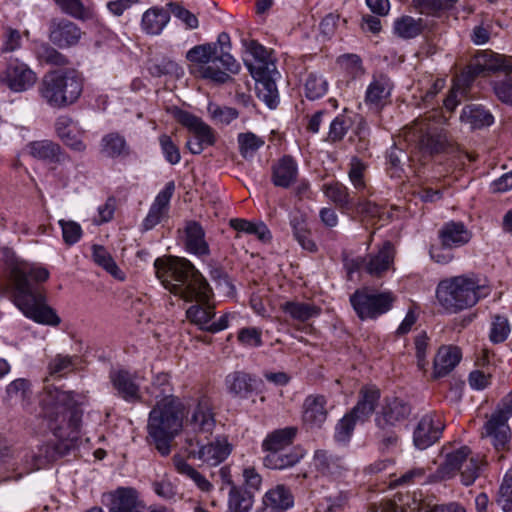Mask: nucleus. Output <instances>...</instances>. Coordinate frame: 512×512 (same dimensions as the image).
<instances>
[{"label":"nucleus","mask_w":512,"mask_h":512,"mask_svg":"<svg viewBox=\"0 0 512 512\" xmlns=\"http://www.w3.org/2000/svg\"><path fill=\"white\" fill-rule=\"evenodd\" d=\"M154 267L167 290L187 302H196L187 309V318L207 331L215 312L210 303L212 289L202 274L187 259L173 256L157 258Z\"/></svg>","instance_id":"f257e3e1"},{"label":"nucleus","mask_w":512,"mask_h":512,"mask_svg":"<svg viewBox=\"0 0 512 512\" xmlns=\"http://www.w3.org/2000/svg\"><path fill=\"white\" fill-rule=\"evenodd\" d=\"M6 271L13 288L15 305L33 321L58 326L61 322L55 310L46 304V298L39 287L49 278V271L37 263H31L14 255H7Z\"/></svg>","instance_id":"f03ea898"},{"label":"nucleus","mask_w":512,"mask_h":512,"mask_svg":"<svg viewBox=\"0 0 512 512\" xmlns=\"http://www.w3.org/2000/svg\"><path fill=\"white\" fill-rule=\"evenodd\" d=\"M41 413L47 428L61 440H76L82 411L70 392L46 386L40 396Z\"/></svg>","instance_id":"7ed1b4c3"},{"label":"nucleus","mask_w":512,"mask_h":512,"mask_svg":"<svg viewBox=\"0 0 512 512\" xmlns=\"http://www.w3.org/2000/svg\"><path fill=\"white\" fill-rule=\"evenodd\" d=\"M183 428V405L174 396L159 400L149 413L146 441L162 455L171 453V444Z\"/></svg>","instance_id":"20e7f679"},{"label":"nucleus","mask_w":512,"mask_h":512,"mask_svg":"<svg viewBox=\"0 0 512 512\" xmlns=\"http://www.w3.org/2000/svg\"><path fill=\"white\" fill-rule=\"evenodd\" d=\"M490 288L474 275L444 279L436 288L439 304L449 313H458L476 305L489 295Z\"/></svg>","instance_id":"39448f33"},{"label":"nucleus","mask_w":512,"mask_h":512,"mask_svg":"<svg viewBox=\"0 0 512 512\" xmlns=\"http://www.w3.org/2000/svg\"><path fill=\"white\" fill-rule=\"evenodd\" d=\"M83 91V77L73 68L46 73L39 86L42 99L52 108H64L75 103Z\"/></svg>","instance_id":"423d86ee"},{"label":"nucleus","mask_w":512,"mask_h":512,"mask_svg":"<svg viewBox=\"0 0 512 512\" xmlns=\"http://www.w3.org/2000/svg\"><path fill=\"white\" fill-rule=\"evenodd\" d=\"M447 118L439 110H433L414 120L404 132L405 139L416 145L424 154L443 152L447 135L442 127Z\"/></svg>","instance_id":"0eeeda50"},{"label":"nucleus","mask_w":512,"mask_h":512,"mask_svg":"<svg viewBox=\"0 0 512 512\" xmlns=\"http://www.w3.org/2000/svg\"><path fill=\"white\" fill-rule=\"evenodd\" d=\"M482 465L483 459L479 455H473L469 447L462 446L446 454L445 461L435 473H431L428 482L449 480L459 473L461 483L470 486L479 477Z\"/></svg>","instance_id":"6e6552de"},{"label":"nucleus","mask_w":512,"mask_h":512,"mask_svg":"<svg viewBox=\"0 0 512 512\" xmlns=\"http://www.w3.org/2000/svg\"><path fill=\"white\" fill-rule=\"evenodd\" d=\"M394 301L392 292H378L368 288L358 289L350 296V303L361 320L376 319L387 313Z\"/></svg>","instance_id":"1a4fd4ad"},{"label":"nucleus","mask_w":512,"mask_h":512,"mask_svg":"<svg viewBox=\"0 0 512 512\" xmlns=\"http://www.w3.org/2000/svg\"><path fill=\"white\" fill-rule=\"evenodd\" d=\"M216 55V44H201L191 48L186 58L190 62V71L196 77L209 79L218 83H225L229 74L220 68H215L212 61Z\"/></svg>","instance_id":"9d476101"},{"label":"nucleus","mask_w":512,"mask_h":512,"mask_svg":"<svg viewBox=\"0 0 512 512\" xmlns=\"http://www.w3.org/2000/svg\"><path fill=\"white\" fill-rule=\"evenodd\" d=\"M173 116L177 122L193 134V137L186 143L192 154H200L206 147L215 143L214 131L201 118L178 108L173 110Z\"/></svg>","instance_id":"9b49d317"},{"label":"nucleus","mask_w":512,"mask_h":512,"mask_svg":"<svg viewBox=\"0 0 512 512\" xmlns=\"http://www.w3.org/2000/svg\"><path fill=\"white\" fill-rule=\"evenodd\" d=\"M204 438L187 437L188 455L210 466H216L223 462L231 453L232 448L225 438H216L214 441L204 444Z\"/></svg>","instance_id":"f8f14e48"},{"label":"nucleus","mask_w":512,"mask_h":512,"mask_svg":"<svg viewBox=\"0 0 512 512\" xmlns=\"http://www.w3.org/2000/svg\"><path fill=\"white\" fill-rule=\"evenodd\" d=\"M512 416V392L502 402V408L494 412L483 427L482 435L489 437L494 447L499 450L510 440L508 420Z\"/></svg>","instance_id":"ddd939ff"},{"label":"nucleus","mask_w":512,"mask_h":512,"mask_svg":"<svg viewBox=\"0 0 512 512\" xmlns=\"http://www.w3.org/2000/svg\"><path fill=\"white\" fill-rule=\"evenodd\" d=\"M37 81L36 73L18 58H12L0 73V83L13 92H24Z\"/></svg>","instance_id":"4468645a"},{"label":"nucleus","mask_w":512,"mask_h":512,"mask_svg":"<svg viewBox=\"0 0 512 512\" xmlns=\"http://www.w3.org/2000/svg\"><path fill=\"white\" fill-rule=\"evenodd\" d=\"M215 425L212 401L208 396L201 395L187 421V427L194 434L193 437L208 439L212 435Z\"/></svg>","instance_id":"2eb2a0df"},{"label":"nucleus","mask_w":512,"mask_h":512,"mask_svg":"<svg viewBox=\"0 0 512 512\" xmlns=\"http://www.w3.org/2000/svg\"><path fill=\"white\" fill-rule=\"evenodd\" d=\"M497 71L512 72V57L485 50L475 56L463 75L471 82L478 75Z\"/></svg>","instance_id":"dca6fc26"},{"label":"nucleus","mask_w":512,"mask_h":512,"mask_svg":"<svg viewBox=\"0 0 512 512\" xmlns=\"http://www.w3.org/2000/svg\"><path fill=\"white\" fill-rule=\"evenodd\" d=\"M445 428L440 414L426 413L421 417L413 432V442L416 448L424 450L437 442Z\"/></svg>","instance_id":"f3484780"},{"label":"nucleus","mask_w":512,"mask_h":512,"mask_svg":"<svg viewBox=\"0 0 512 512\" xmlns=\"http://www.w3.org/2000/svg\"><path fill=\"white\" fill-rule=\"evenodd\" d=\"M393 88V82L387 75L374 74L365 91V105L375 112L381 111L391 102Z\"/></svg>","instance_id":"a211bd4d"},{"label":"nucleus","mask_w":512,"mask_h":512,"mask_svg":"<svg viewBox=\"0 0 512 512\" xmlns=\"http://www.w3.org/2000/svg\"><path fill=\"white\" fill-rule=\"evenodd\" d=\"M394 246L385 241L377 252L369 253L361 261V269L372 277H382L394 263Z\"/></svg>","instance_id":"6ab92c4d"},{"label":"nucleus","mask_w":512,"mask_h":512,"mask_svg":"<svg viewBox=\"0 0 512 512\" xmlns=\"http://www.w3.org/2000/svg\"><path fill=\"white\" fill-rule=\"evenodd\" d=\"M115 394L127 402H137L141 399L140 377L127 370H113L109 374Z\"/></svg>","instance_id":"aec40b11"},{"label":"nucleus","mask_w":512,"mask_h":512,"mask_svg":"<svg viewBox=\"0 0 512 512\" xmlns=\"http://www.w3.org/2000/svg\"><path fill=\"white\" fill-rule=\"evenodd\" d=\"M82 37L80 27L67 19H53L49 25V40L59 48L78 44Z\"/></svg>","instance_id":"412c9836"},{"label":"nucleus","mask_w":512,"mask_h":512,"mask_svg":"<svg viewBox=\"0 0 512 512\" xmlns=\"http://www.w3.org/2000/svg\"><path fill=\"white\" fill-rule=\"evenodd\" d=\"M175 190L173 181L168 182L165 187L157 194L154 202L152 203L149 212L143 220V227L145 230L153 229L160 223L162 218L167 214L170 200Z\"/></svg>","instance_id":"4be33fe9"},{"label":"nucleus","mask_w":512,"mask_h":512,"mask_svg":"<svg viewBox=\"0 0 512 512\" xmlns=\"http://www.w3.org/2000/svg\"><path fill=\"white\" fill-rule=\"evenodd\" d=\"M327 399L324 395H308L303 402L302 419L310 427H321L328 416Z\"/></svg>","instance_id":"5701e85b"},{"label":"nucleus","mask_w":512,"mask_h":512,"mask_svg":"<svg viewBox=\"0 0 512 512\" xmlns=\"http://www.w3.org/2000/svg\"><path fill=\"white\" fill-rule=\"evenodd\" d=\"M438 238L442 245L455 249L468 244L472 238V232L463 222L449 221L439 229Z\"/></svg>","instance_id":"b1692460"},{"label":"nucleus","mask_w":512,"mask_h":512,"mask_svg":"<svg viewBox=\"0 0 512 512\" xmlns=\"http://www.w3.org/2000/svg\"><path fill=\"white\" fill-rule=\"evenodd\" d=\"M410 406L400 398L386 399L382 408L381 416L376 418L377 426L385 429L387 426H394L398 422L404 421L410 414Z\"/></svg>","instance_id":"393cba45"},{"label":"nucleus","mask_w":512,"mask_h":512,"mask_svg":"<svg viewBox=\"0 0 512 512\" xmlns=\"http://www.w3.org/2000/svg\"><path fill=\"white\" fill-rule=\"evenodd\" d=\"M313 465L321 475L334 479L342 477L347 471L342 458L322 449L315 451Z\"/></svg>","instance_id":"a878e982"},{"label":"nucleus","mask_w":512,"mask_h":512,"mask_svg":"<svg viewBox=\"0 0 512 512\" xmlns=\"http://www.w3.org/2000/svg\"><path fill=\"white\" fill-rule=\"evenodd\" d=\"M108 512H143L139 509L136 492L131 488H118L110 495ZM87 512H105L100 507H92Z\"/></svg>","instance_id":"bb28decb"},{"label":"nucleus","mask_w":512,"mask_h":512,"mask_svg":"<svg viewBox=\"0 0 512 512\" xmlns=\"http://www.w3.org/2000/svg\"><path fill=\"white\" fill-rule=\"evenodd\" d=\"M293 496L284 485L268 490L262 499L260 512H283L293 506Z\"/></svg>","instance_id":"cd10ccee"},{"label":"nucleus","mask_w":512,"mask_h":512,"mask_svg":"<svg viewBox=\"0 0 512 512\" xmlns=\"http://www.w3.org/2000/svg\"><path fill=\"white\" fill-rule=\"evenodd\" d=\"M28 153L39 160L50 163H65L70 161L68 155L62 153L61 147L50 140L30 142L26 146Z\"/></svg>","instance_id":"c85d7f7f"},{"label":"nucleus","mask_w":512,"mask_h":512,"mask_svg":"<svg viewBox=\"0 0 512 512\" xmlns=\"http://www.w3.org/2000/svg\"><path fill=\"white\" fill-rule=\"evenodd\" d=\"M461 351L455 346H441L433 361V375L435 378L449 374L460 362Z\"/></svg>","instance_id":"c756f323"},{"label":"nucleus","mask_w":512,"mask_h":512,"mask_svg":"<svg viewBox=\"0 0 512 512\" xmlns=\"http://www.w3.org/2000/svg\"><path fill=\"white\" fill-rule=\"evenodd\" d=\"M298 165L293 157L285 155L272 166V182L277 187L288 188L297 179Z\"/></svg>","instance_id":"7c9ffc66"},{"label":"nucleus","mask_w":512,"mask_h":512,"mask_svg":"<svg viewBox=\"0 0 512 512\" xmlns=\"http://www.w3.org/2000/svg\"><path fill=\"white\" fill-rule=\"evenodd\" d=\"M380 391L375 386H365L359 392V400L350 411L360 422L366 421L375 411Z\"/></svg>","instance_id":"2f4dec72"},{"label":"nucleus","mask_w":512,"mask_h":512,"mask_svg":"<svg viewBox=\"0 0 512 512\" xmlns=\"http://www.w3.org/2000/svg\"><path fill=\"white\" fill-rule=\"evenodd\" d=\"M225 388L234 398L245 399L254 390L253 377L244 371H234L225 377Z\"/></svg>","instance_id":"473e14b6"},{"label":"nucleus","mask_w":512,"mask_h":512,"mask_svg":"<svg viewBox=\"0 0 512 512\" xmlns=\"http://www.w3.org/2000/svg\"><path fill=\"white\" fill-rule=\"evenodd\" d=\"M298 433V428L294 426L276 429L267 434L262 442V449L266 453L285 451L289 447Z\"/></svg>","instance_id":"72a5a7b5"},{"label":"nucleus","mask_w":512,"mask_h":512,"mask_svg":"<svg viewBox=\"0 0 512 512\" xmlns=\"http://www.w3.org/2000/svg\"><path fill=\"white\" fill-rule=\"evenodd\" d=\"M169 21V11L163 7L154 6L143 13L141 28L148 35H159Z\"/></svg>","instance_id":"f704fd0d"},{"label":"nucleus","mask_w":512,"mask_h":512,"mask_svg":"<svg viewBox=\"0 0 512 512\" xmlns=\"http://www.w3.org/2000/svg\"><path fill=\"white\" fill-rule=\"evenodd\" d=\"M304 453L300 448H292L289 451L270 452L263 458V464L269 469L284 470L296 465Z\"/></svg>","instance_id":"c9c22d12"},{"label":"nucleus","mask_w":512,"mask_h":512,"mask_svg":"<svg viewBox=\"0 0 512 512\" xmlns=\"http://www.w3.org/2000/svg\"><path fill=\"white\" fill-rule=\"evenodd\" d=\"M185 236V246L190 253L198 256L209 254V246L205 240V232L199 223L195 221L187 223Z\"/></svg>","instance_id":"e433bc0d"},{"label":"nucleus","mask_w":512,"mask_h":512,"mask_svg":"<svg viewBox=\"0 0 512 512\" xmlns=\"http://www.w3.org/2000/svg\"><path fill=\"white\" fill-rule=\"evenodd\" d=\"M100 153L112 159L127 157L130 154V147L122 135L117 132H111L102 137Z\"/></svg>","instance_id":"4c0bfd02"},{"label":"nucleus","mask_w":512,"mask_h":512,"mask_svg":"<svg viewBox=\"0 0 512 512\" xmlns=\"http://www.w3.org/2000/svg\"><path fill=\"white\" fill-rule=\"evenodd\" d=\"M461 120L473 129L490 126L494 122L492 114L481 105L470 104L463 108Z\"/></svg>","instance_id":"58836bf2"},{"label":"nucleus","mask_w":512,"mask_h":512,"mask_svg":"<svg viewBox=\"0 0 512 512\" xmlns=\"http://www.w3.org/2000/svg\"><path fill=\"white\" fill-rule=\"evenodd\" d=\"M284 313L289 315L293 320L306 322L320 315L321 308L307 302L288 301L281 305Z\"/></svg>","instance_id":"ea45409f"},{"label":"nucleus","mask_w":512,"mask_h":512,"mask_svg":"<svg viewBox=\"0 0 512 512\" xmlns=\"http://www.w3.org/2000/svg\"><path fill=\"white\" fill-rule=\"evenodd\" d=\"M425 28V22L422 18H414L404 15L397 18L394 22V33L403 39H412L419 36Z\"/></svg>","instance_id":"a19ab883"},{"label":"nucleus","mask_w":512,"mask_h":512,"mask_svg":"<svg viewBox=\"0 0 512 512\" xmlns=\"http://www.w3.org/2000/svg\"><path fill=\"white\" fill-rule=\"evenodd\" d=\"M172 461L176 471L190 478L202 492H210L213 489L210 481L192 467L182 456L174 455Z\"/></svg>","instance_id":"79ce46f5"},{"label":"nucleus","mask_w":512,"mask_h":512,"mask_svg":"<svg viewBox=\"0 0 512 512\" xmlns=\"http://www.w3.org/2000/svg\"><path fill=\"white\" fill-rule=\"evenodd\" d=\"M322 191L331 202L342 210H348L353 205L348 187L339 181L324 184Z\"/></svg>","instance_id":"37998d69"},{"label":"nucleus","mask_w":512,"mask_h":512,"mask_svg":"<svg viewBox=\"0 0 512 512\" xmlns=\"http://www.w3.org/2000/svg\"><path fill=\"white\" fill-rule=\"evenodd\" d=\"M430 507L422 500L413 498L412 502H407L403 505H397L391 500H385L379 504H372L368 512H429Z\"/></svg>","instance_id":"c03bdc74"},{"label":"nucleus","mask_w":512,"mask_h":512,"mask_svg":"<svg viewBox=\"0 0 512 512\" xmlns=\"http://www.w3.org/2000/svg\"><path fill=\"white\" fill-rule=\"evenodd\" d=\"M251 73L257 79L256 89L258 97L267 104L269 108H275L278 103V91L274 81L264 79V75L260 71L254 72L249 66Z\"/></svg>","instance_id":"a18cd8bd"},{"label":"nucleus","mask_w":512,"mask_h":512,"mask_svg":"<svg viewBox=\"0 0 512 512\" xmlns=\"http://www.w3.org/2000/svg\"><path fill=\"white\" fill-rule=\"evenodd\" d=\"M230 226L238 233L254 235L264 243L269 242L272 237L268 227L263 222H251L235 218L230 220Z\"/></svg>","instance_id":"49530a36"},{"label":"nucleus","mask_w":512,"mask_h":512,"mask_svg":"<svg viewBox=\"0 0 512 512\" xmlns=\"http://www.w3.org/2000/svg\"><path fill=\"white\" fill-rule=\"evenodd\" d=\"M254 503V495L247 489L232 485L228 497V512H249Z\"/></svg>","instance_id":"de8ad7c7"},{"label":"nucleus","mask_w":512,"mask_h":512,"mask_svg":"<svg viewBox=\"0 0 512 512\" xmlns=\"http://www.w3.org/2000/svg\"><path fill=\"white\" fill-rule=\"evenodd\" d=\"M349 500L348 491L330 493L319 501L315 512H344L348 508Z\"/></svg>","instance_id":"09e8293b"},{"label":"nucleus","mask_w":512,"mask_h":512,"mask_svg":"<svg viewBox=\"0 0 512 512\" xmlns=\"http://www.w3.org/2000/svg\"><path fill=\"white\" fill-rule=\"evenodd\" d=\"M72 120L67 116H61L56 120L55 128L61 140L75 151L82 152L86 149L85 144L71 129Z\"/></svg>","instance_id":"8fccbe9b"},{"label":"nucleus","mask_w":512,"mask_h":512,"mask_svg":"<svg viewBox=\"0 0 512 512\" xmlns=\"http://www.w3.org/2000/svg\"><path fill=\"white\" fill-rule=\"evenodd\" d=\"M60 10L78 20H89L94 16L93 8L81 0H53Z\"/></svg>","instance_id":"3c124183"},{"label":"nucleus","mask_w":512,"mask_h":512,"mask_svg":"<svg viewBox=\"0 0 512 512\" xmlns=\"http://www.w3.org/2000/svg\"><path fill=\"white\" fill-rule=\"evenodd\" d=\"M329 88V83L326 78L316 72H311L307 75L304 81V93L310 100H316L323 97Z\"/></svg>","instance_id":"603ef678"},{"label":"nucleus","mask_w":512,"mask_h":512,"mask_svg":"<svg viewBox=\"0 0 512 512\" xmlns=\"http://www.w3.org/2000/svg\"><path fill=\"white\" fill-rule=\"evenodd\" d=\"M93 259L96 264L105 269L111 276L117 280H124L125 274L118 267L110 253L102 246H93Z\"/></svg>","instance_id":"864d4df0"},{"label":"nucleus","mask_w":512,"mask_h":512,"mask_svg":"<svg viewBox=\"0 0 512 512\" xmlns=\"http://www.w3.org/2000/svg\"><path fill=\"white\" fill-rule=\"evenodd\" d=\"M367 164L356 156L350 159L348 165V177L354 189L362 192L367 189L366 172Z\"/></svg>","instance_id":"5fc2aeb1"},{"label":"nucleus","mask_w":512,"mask_h":512,"mask_svg":"<svg viewBox=\"0 0 512 512\" xmlns=\"http://www.w3.org/2000/svg\"><path fill=\"white\" fill-rule=\"evenodd\" d=\"M353 120L345 112L337 115L330 123L327 140L335 143L341 141L351 128Z\"/></svg>","instance_id":"6e6d98bb"},{"label":"nucleus","mask_w":512,"mask_h":512,"mask_svg":"<svg viewBox=\"0 0 512 512\" xmlns=\"http://www.w3.org/2000/svg\"><path fill=\"white\" fill-rule=\"evenodd\" d=\"M237 140L240 154L244 158H252L255 153L265 144V141L262 137H259L252 132L240 133Z\"/></svg>","instance_id":"4d7b16f0"},{"label":"nucleus","mask_w":512,"mask_h":512,"mask_svg":"<svg viewBox=\"0 0 512 512\" xmlns=\"http://www.w3.org/2000/svg\"><path fill=\"white\" fill-rule=\"evenodd\" d=\"M57 455L58 453L54 445L50 443L43 444L36 453L31 455L29 471L45 467L49 462L55 460Z\"/></svg>","instance_id":"13d9d810"},{"label":"nucleus","mask_w":512,"mask_h":512,"mask_svg":"<svg viewBox=\"0 0 512 512\" xmlns=\"http://www.w3.org/2000/svg\"><path fill=\"white\" fill-rule=\"evenodd\" d=\"M470 81L463 75L462 79H458L451 88L448 96L444 99L445 108L452 112L464 98L468 91Z\"/></svg>","instance_id":"bf43d9fd"},{"label":"nucleus","mask_w":512,"mask_h":512,"mask_svg":"<svg viewBox=\"0 0 512 512\" xmlns=\"http://www.w3.org/2000/svg\"><path fill=\"white\" fill-rule=\"evenodd\" d=\"M509 321L505 316L494 315L492 317L489 339L492 343L504 342L510 334Z\"/></svg>","instance_id":"052dcab7"},{"label":"nucleus","mask_w":512,"mask_h":512,"mask_svg":"<svg viewBox=\"0 0 512 512\" xmlns=\"http://www.w3.org/2000/svg\"><path fill=\"white\" fill-rule=\"evenodd\" d=\"M360 422L350 412L345 414L337 423L335 427L334 438L339 443H347L354 431L355 425Z\"/></svg>","instance_id":"680f3d73"},{"label":"nucleus","mask_w":512,"mask_h":512,"mask_svg":"<svg viewBox=\"0 0 512 512\" xmlns=\"http://www.w3.org/2000/svg\"><path fill=\"white\" fill-rule=\"evenodd\" d=\"M496 97L503 103L512 105V71L492 82Z\"/></svg>","instance_id":"e2e57ef3"},{"label":"nucleus","mask_w":512,"mask_h":512,"mask_svg":"<svg viewBox=\"0 0 512 512\" xmlns=\"http://www.w3.org/2000/svg\"><path fill=\"white\" fill-rule=\"evenodd\" d=\"M208 113L217 124L228 125L238 117V111L231 107H221L215 103H209Z\"/></svg>","instance_id":"0e129e2a"},{"label":"nucleus","mask_w":512,"mask_h":512,"mask_svg":"<svg viewBox=\"0 0 512 512\" xmlns=\"http://www.w3.org/2000/svg\"><path fill=\"white\" fill-rule=\"evenodd\" d=\"M37 56L40 60L54 66H65L68 59L65 55L51 47L49 44H41L37 49Z\"/></svg>","instance_id":"69168bd1"},{"label":"nucleus","mask_w":512,"mask_h":512,"mask_svg":"<svg viewBox=\"0 0 512 512\" xmlns=\"http://www.w3.org/2000/svg\"><path fill=\"white\" fill-rule=\"evenodd\" d=\"M169 11L179 19L187 29L193 30L198 28L199 21L195 14L184 8L178 3L169 2L167 4Z\"/></svg>","instance_id":"338daca9"},{"label":"nucleus","mask_w":512,"mask_h":512,"mask_svg":"<svg viewBox=\"0 0 512 512\" xmlns=\"http://www.w3.org/2000/svg\"><path fill=\"white\" fill-rule=\"evenodd\" d=\"M498 502L504 512H512V468L505 474L500 486Z\"/></svg>","instance_id":"774afa93"}]
</instances>
